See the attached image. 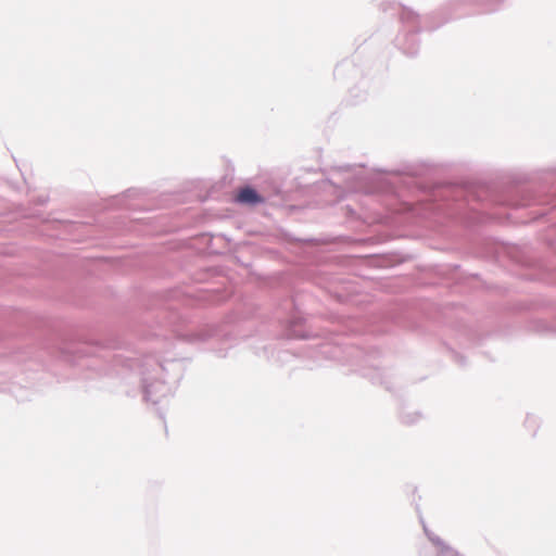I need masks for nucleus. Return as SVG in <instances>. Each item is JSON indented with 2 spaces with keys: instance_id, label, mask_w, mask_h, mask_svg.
<instances>
[{
  "instance_id": "f257e3e1",
  "label": "nucleus",
  "mask_w": 556,
  "mask_h": 556,
  "mask_svg": "<svg viewBox=\"0 0 556 556\" xmlns=\"http://www.w3.org/2000/svg\"><path fill=\"white\" fill-rule=\"evenodd\" d=\"M236 201L242 204L255 205L262 203L264 199L253 188L244 187L238 191Z\"/></svg>"
},
{
  "instance_id": "f03ea898",
  "label": "nucleus",
  "mask_w": 556,
  "mask_h": 556,
  "mask_svg": "<svg viewBox=\"0 0 556 556\" xmlns=\"http://www.w3.org/2000/svg\"><path fill=\"white\" fill-rule=\"evenodd\" d=\"M440 556H460L456 551L450 548V547H444L442 551H441V554Z\"/></svg>"
}]
</instances>
